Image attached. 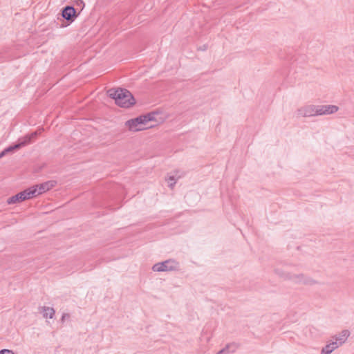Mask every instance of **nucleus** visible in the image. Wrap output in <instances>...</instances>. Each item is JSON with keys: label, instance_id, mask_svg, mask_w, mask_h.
Instances as JSON below:
<instances>
[{"label": "nucleus", "instance_id": "obj_5", "mask_svg": "<svg viewBox=\"0 0 354 354\" xmlns=\"http://www.w3.org/2000/svg\"><path fill=\"white\" fill-rule=\"evenodd\" d=\"M179 263L174 259H168L162 262L157 263L152 267L154 272H166L178 270Z\"/></svg>", "mask_w": 354, "mask_h": 354}, {"label": "nucleus", "instance_id": "obj_1", "mask_svg": "<svg viewBox=\"0 0 354 354\" xmlns=\"http://www.w3.org/2000/svg\"><path fill=\"white\" fill-rule=\"evenodd\" d=\"M107 95L109 97L113 99L117 105L129 108L136 103V100L131 93L122 88H110L107 91Z\"/></svg>", "mask_w": 354, "mask_h": 354}, {"label": "nucleus", "instance_id": "obj_17", "mask_svg": "<svg viewBox=\"0 0 354 354\" xmlns=\"http://www.w3.org/2000/svg\"><path fill=\"white\" fill-rule=\"evenodd\" d=\"M133 119L134 120V122L139 125V127H142V125L146 124L145 119L142 118V115Z\"/></svg>", "mask_w": 354, "mask_h": 354}, {"label": "nucleus", "instance_id": "obj_12", "mask_svg": "<svg viewBox=\"0 0 354 354\" xmlns=\"http://www.w3.org/2000/svg\"><path fill=\"white\" fill-rule=\"evenodd\" d=\"M39 312L42 313L44 318L52 319L55 315V310L53 308L43 306L41 307Z\"/></svg>", "mask_w": 354, "mask_h": 354}, {"label": "nucleus", "instance_id": "obj_14", "mask_svg": "<svg viewBox=\"0 0 354 354\" xmlns=\"http://www.w3.org/2000/svg\"><path fill=\"white\" fill-rule=\"evenodd\" d=\"M349 335V332L347 330H343L341 334L335 336V341L341 346L347 339Z\"/></svg>", "mask_w": 354, "mask_h": 354}, {"label": "nucleus", "instance_id": "obj_7", "mask_svg": "<svg viewBox=\"0 0 354 354\" xmlns=\"http://www.w3.org/2000/svg\"><path fill=\"white\" fill-rule=\"evenodd\" d=\"M62 16L66 21L73 22L77 17L76 10L72 6H66L62 11Z\"/></svg>", "mask_w": 354, "mask_h": 354}, {"label": "nucleus", "instance_id": "obj_8", "mask_svg": "<svg viewBox=\"0 0 354 354\" xmlns=\"http://www.w3.org/2000/svg\"><path fill=\"white\" fill-rule=\"evenodd\" d=\"M338 106L335 105H319L317 106V115H329L338 111Z\"/></svg>", "mask_w": 354, "mask_h": 354}, {"label": "nucleus", "instance_id": "obj_4", "mask_svg": "<svg viewBox=\"0 0 354 354\" xmlns=\"http://www.w3.org/2000/svg\"><path fill=\"white\" fill-rule=\"evenodd\" d=\"M36 196V189L35 188L29 187L19 193L15 194L8 198L7 203L8 204H15L17 203L22 202L28 199L32 198Z\"/></svg>", "mask_w": 354, "mask_h": 354}, {"label": "nucleus", "instance_id": "obj_3", "mask_svg": "<svg viewBox=\"0 0 354 354\" xmlns=\"http://www.w3.org/2000/svg\"><path fill=\"white\" fill-rule=\"evenodd\" d=\"M275 273L279 276L283 277L286 279H289L292 281L296 283H303L306 285H312L315 282L312 279L304 276L303 274H292L290 273H286L283 271L279 270V269L275 270Z\"/></svg>", "mask_w": 354, "mask_h": 354}, {"label": "nucleus", "instance_id": "obj_11", "mask_svg": "<svg viewBox=\"0 0 354 354\" xmlns=\"http://www.w3.org/2000/svg\"><path fill=\"white\" fill-rule=\"evenodd\" d=\"M125 125L131 131H139L146 129L145 127H139V125H138V124L134 122L133 119L127 120L125 122Z\"/></svg>", "mask_w": 354, "mask_h": 354}, {"label": "nucleus", "instance_id": "obj_2", "mask_svg": "<svg viewBox=\"0 0 354 354\" xmlns=\"http://www.w3.org/2000/svg\"><path fill=\"white\" fill-rule=\"evenodd\" d=\"M38 136L37 131H34L30 134H27L25 136L20 138L13 145H10L6 147L5 149V152L7 153H13L15 151L20 149L21 148L30 144L35 138Z\"/></svg>", "mask_w": 354, "mask_h": 354}, {"label": "nucleus", "instance_id": "obj_9", "mask_svg": "<svg viewBox=\"0 0 354 354\" xmlns=\"http://www.w3.org/2000/svg\"><path fill=\"white\" fill-rule=\"evenodd\" d=\"M317 106L308 105L298 109V115L303 117H311L317 115Z\"/></svg>", "mask_w": 354, "mask_h": 354}, {"label": "nucleus", "instance_id": "obj_6", "mask_svg": "<svg viewBox=\"0 0 354 354\" xmlns=\"http://www.w3.org/2000/svg\"><path fill=\"white\" fill-rule=\"evenodd\" d=\"M57 185V181L54 180H48L43 183L36 185L30 187L31 188H35L36 189V196L40 195L53 187H54Z\"/></svg>", "mask_w": 354, "mask_h": 354}, {"label": "nucleus", "instance_id": "obj_19", "mask_svg": "<svg viewBox=\"0 0 354 354\" xmlns=\"http://www.w3.org/2000/svg\"><path fill=\"white\" fill-rule=\"evenodd\" d=\"M70 317V315L68 313H64L61 318V322H64L66 319H68Z\"/></svg>", "mask_w": 354, "mask_h": 354}, {"label": "nucleus", "instance_id": "obj_10", "mask_svg": "<svg viewBox=\"0 0 354 354\" xmlns=\"http://www.w3.org/2000/svg\"><path fill=\"white\" fill-rule=\"evenodd\" d=\"M339 346L337 342H332L327 344L321 351V354H330L335 349Z\"/></svg>", "mask_w": 354, "mask_h": 354}, {"label": "nucleus", "instance_id": "obj_15", "mask_svg": "<svg viewBox=\"0 0 354 354\" xmlns=\"http://www.w3.org/2000/svg\"><path fill=\"white\" fill-rule=\"evenodd\" d=\"M158 114L157 112L156 111H152V112H149L147 114H144L142 115V118L143 119H145V122L147 123V122H149V121H156V118L155 116Z\"/></svg>", "mask_w": 354, "mask_h": 354}, {"label": "nucleus", "instance_id": "obj_18", "mask_svg": "<svg viewBox=\"0 0 354 354\" xmlns=\"http://www.w3.org/2000/svg\"><path fill=\"white\" fill-rule=\"evenodd\" d=\"M0 354H15L14 352L8 349H2L0 351Z\"/></svg>", "mask_w": 354, "mask_h": 354}, {"label": "nucleus", "instance_id": "obj_21", "mask_svg": "<svg viewBox=\"0 0 354 354\" xmlns=\"http://www.w3.org/2000/svg\"><path fill=\"white\" fill-rule=\"evenodd\" d=\"M77 4L78 6H80V5L84 6V1L82 0H77Z\"/></svg>", "mask_w": 354, "mask_h": 354}, {"label": "nucleus", "instance_id": "obj_16", "mask_svg": "<svg viewBox=\"0 0 354 354\" xmlns=\"http://www.w3.org/2000/svg\"><path fill=\"white\" fill-rule=\"evenodd\" d=\"M166 180H167L169 183L168 186L171 189H173L176 183V179L175 178V177L174 176H170L168 178L166 179Z\"/></svg>", "mask_w": 354, "mask_h": 354}, {"label": "nucleus", "instance_id": "obj_20", "mask_svg": "<svg viewBox=\"0 0 354 354\" xmlns=\"http://www.w3.org/2000/svg\"><path fill=\"white\" fill-rule=\"evenodd\" d=\"M6 154H7V153L5 152V149H3L1 152H0V158H3Z\"/></svg>", "mask_w": 354, "mask_h": 354}, {"label": "nucleus", "instance_id": "obj_13", "mask_svg": "<svg viewBox=\"0 0 354 354\" xmlns=\"http://www.w3.org/2000/svg\"><path fill=\"white\" fill-rule=\"evenodd\" d=\"M237 348V345L234 343L226 345L225 348L219 351L216 354H228L230 352L233 353Z\"/></svg>", "mask_w": 354, "mask_h": 354}]
</instances>
